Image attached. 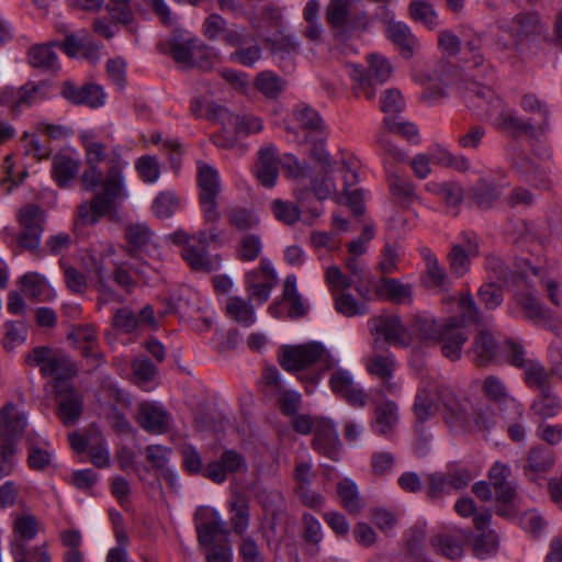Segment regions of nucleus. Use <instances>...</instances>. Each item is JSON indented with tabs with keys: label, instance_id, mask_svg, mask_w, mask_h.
<instances>
[{
	"label": "nucleus",
	"instance_id": "34",
	"mask_svg": "<svg viewBox=\"0 0 562 562\" xmlns=\"http://www.w3.org/2000/svg\"><path fill=\"white\" fill-rule=\"evenodd\" d=\"M181 255L194 271L211 272L221 266V258L218 256L209 258L207 248L200 244L186 246Z\"/></svg>",
	"mask_w": 562,
	"mask_h": 562
},
{
	"label": "nucleus",
	"instance_id": "22",
	"mask_svg": "<svg viewBox=\"0 0 562 562\" xmlns=\"http://www.w3.org/2000/svg\"><path fill=\"white\" fill-rule=\"evenodd\" d=\"M479 255V245L469 236L462 243L452 244L447 255L450 272L457 278L463 277L471 267V258Z\"/></svg>",
	"mask_w": 562,
	"mask_h": 562
},
{
	"label": "nucleus",
	"instance_id": "60",
	"mask_svg": "<svg viewBox=\"0 0 562 562\" xmlns=\"http://www.w3.org/2000/svg\"><path fill=\"white\" fill-rule=\"evenodd\" d=\"M180 206V200L175 192L162 191L154 199L151 210L157 217L168 218L172 216Z\"/></svg>",
	"mask_w": 562,
	"mask_h": 562
},
{
	"label": "nucleus",
	"instance_id": "63",
	"mask_svg": "<svg viewBox=\"0 0 562 562\" xmlns=\"http://www.w3.org/2000/svg\"><path fill=\"white\" fill-rule=\"evenodd\" d=\"M477 297L486 310L493 311L503 303V289L495 281H486L479 288Z\"/></svg>",
	"mask_w": 562,
	"mask_h": 562
},
{
	"label": "nucleus",
	"instance_id": "36",
	"mask_svg": "<svg viewBox=\"0 0 562 562\" xmlns=\"http://www.w3.org/2000/svg\"><path fill=\"white\" fill-rule=\"evenodd\" d=\"M229 524L234 533L245 536L250 522V507L248 499L237 494L228 504Z\"/></svg>",
	"mask_w": 562,
	"mask_h": 562
},
{
	"label": "nucleus",
	"instance_id": "21",
	"mask_svg": "<svg viewBox=\"0 0 562 562\" xmlns=\"http://www.w3.org/2000/svg\"><path fill=\"white\" fill-rule=\"evenodd\" d=\"M329 384L333 392L346 400L348 404L355 407H363L367 404L362 389L356 384L349 371L336 370L330 376Z\"/></svg>",
	"mask_w": 562,
	"mask_h": 562
},
{
	"label": "nucleus",
	"instance_id": "35",
	"mask_svg": "<svg viewBox=\"0 0 562 562\" xmlns=\"http://www.w3.org/2000/svg\"><path fill=\"white\" fill-rule=\"evenodd\" d=\"M397 405L393 401H384L376 405L372 429L382 436H390L398 422Z\"/></svg>",
	"mask_w": 562,
	"mask_h": 562
},
{
	"label": "nucleus",
	"instance_id": "50",
	"mask_svg": "<svg viewBox=\"0 0 562 562\" xmlns=\"http://www.w3.org/2000/svg\"><path fill=\"white\" fill-rule=\"evenodd\" d=\"M11 553L15 562H50V555L45 544L27 548L23 541H14L11 544Z\"/></svg>",
	"mask_w": 562,
	"mask_h": 562
},
{
	"label": "nucleus",
	"instance_id": "39",
	"mask_svg": "<svg viewBox=\"0 0 562 562\" xmlns=\"http://www.w3.org/2000/svg\"><path fill=\"white\" fill-rule=\"evenodd\" d=\"M41 373L44 376H54L56 383H66V380L76 375L77 367L67 356L56 353L41 368Z\"/></svg>",
	"mask_w": 562,
	"mask_h": 562
},
{
	"label": "nucleus",
	"instance_id": "53",
	"mask_svg": "<svg viewBox=\"0 0 562 562\" xmlns=\"http://www.w3.org/2000/svg\"><path fill=\"white\" fill-rule=\"evenodd\" d=\"M561 401L551 387L539 391L538 397L531 405L532 411L541 417H553L561 411Z\"/></svg>",
	"mask_w": 562,
	"mask_h": 562
},
{
	"label": "nucleus",
	"instance_id": "41",
	"mask_svg": "<svg viewBox=\"0 0 562 562\" xmlns=\"http://www.w3.org/2000/svg\"><path fill=\"white\" fill-rule=\"evenodd\" d=\"M196 533L199 544L206 548L215 544L214 539L217 535L226 536L228 530L225 528L221 515L213 510L209 520L196 524Z\"/></svg>",
	"mask_w": 562,
	"mask_h": 562
},
{
	"label": "nucleus",
	"instance_id": "8",
	"mask_svg": "<svg viewBox=\"0 0 562 562\" xmlns=\"http://www.w3.org/2000/svg\"><path fill=\"white\" fill-rule=\"evenodd\" d=\"M273 503L263 505L267 526L262 530V537L268 548L277 551L286 532V513L284 499L280 494L273 495Z\"/></svg>",
	"mask_w": 562,
	"mask_h": 562
},
{
	"label": "nucleus",
	"instance_id": "17",
	"mask_svg": "<svg viewBox=\"0 0 562 562\" xmlns=\"http://www.w3.org/2000/svg\"><path fill=\"white\" fill-rule=\"evenodd\" d=\"M467 340L468 335L464 329L460 328L458 317L451 316L441 324V334L437 341L441 342V352L447 359L451 361L460 359Z\"/></svg>",
	"mask_w": 562,
	"mask_h": 562
},
{
	"label": "nucleus",
	"instance_id": "29",
	"mask_svg": "<svg viewBox=\"0 0 562 562\" xmlns=\"http://www.w3.org/2000/svg\"><path fill=\"white\" fill-rule=\"evenodd\" d=\"M351 5L352 0H330L326 9L327 23L339 34L350 33L355 29Z\"/></svg>",
	"mask_w": 562,
	"mask_h": 562
},
{
	"label": "nucleus",
	"instance_id": "27",
	"mask_svg": "<svg viewBox=\"0 0 562 562\" xmlns=\"http://www.w3.org/2000/svg\"><path fill=\"white\" fill-rule=\"evenodd\" d=\"M495 119V125L498 130H502L513 137H519L527 135L536 137V125L531 121H527L516 114L514 110L505 109L503 105L497 111Z\"/></svg>",
	"mask_w": 562,
	"mask_h": 562
},
{
	"label": "nucleus",
	"instance_id": "30",
	"mask_svg": "<svg viewBox=\"0 0 562 562\" xmlns=\"http://www.w3.org/2000/svg\"><path fill=\"white\" fill-rule=\"evenodd\" d=\"M386 36L397 47L404 58H411L419 46L417 38L404 22H389Z\"/></svg>",
	"mask_w": 562,
	"mask_h": 562
},
{
	"label": "nucleus",
	"instance_id": "1",
	"mask_svg": "<svg viewBox=\"0 0 562 562\" xmlns=\"http://www.w3.org/2000/svg\"><path fill=\"white\" fill-rule=\"evenodd\" d=\"M127 165L120 154L113 153L108 161L104 177L100 167H89L81 175L82 188L92 191L102 186V192L97 193L91 201L78 206L77 218L81 225H94L101 217L112 211L116 200L125 198L123 169Z\"/></svg>",
	"mask_w": 562,
	"mask_h": 562
},
{
	"label": "nucleus",
	"instance_id": "2",
	"mask_svg": "<svg viewBox=\"0 0 562 562\" xmlns=\"http://www.w3.org/2000/svg\"><path fill=\"white\" fill-rule=\"evenodd\" d=\"M279 362L289 372H300L310 367L321 371L329 370L334 359L327 349L317 341L296 346H283L280 350Z\"/></svg>",
	"mask_w": 562,
	"mask_h": 562
},
{
	"label": "nucleus",
	"instance_id": "31",
	"mask_svg": "<svg viewBox=\"0 0 562 562\" xmlns=\"http://www.w3.org/2000/svg\"><path fill=\"white\" fill-rule=\"evenodd\" d=\"M510 468L496 461L488 471V480L495 491L497 502L513 503L516 497L515 487L508 482Z\"/></svg>",
	"mask_w": 562,
	"mask_h": 562
},
{
	"label": "nucleus",
	"instance_id": "64",
	"mask_svg": "<svg viewBox=\"0 0 562 562\" xmlns=\"http://www.w3.org/2000/svg\"><path fill=\"white\" fill-rule=\"evenodd\" d=\"M485 269L488 274V281L508 282L514 277V271L496 255H488L486 257Z\"/></svg>",
	"mask_w": 562,
	"mask_h": 562
},
{
	"label": "nucleus",
	"instance_id": "40",
	"mask_svg": "<svg viewBox=\"0 0 562 562\" xmlns=\"http://www.w3.org/2000/svg\"><path fill=\"white\" fill-rule=\"evenodd\" d=\"M225 311L231 319L244 327H249L256 322L255 311L249 300L229 296L226 300Z\"/></svg>",
	"mask_w": 562,
	"mask_h": 562
},
{
	"label": "nucleus",
	"instance_id": "25",
	"mask_svg": "<svg viewBox=\"0 0 562 562\" xmlns=\"http://www.w3.org/2000/svg\"><path fill=\"white\" fill-rule=\"evenodd\" d=\"M313 448L325 457L336 460L340 448V441L334 424L326 418H322L313 431Z\"/></svg>",
	"mask_w": 562,
	"mask_h": 562
},
{
	"label": "nucleus",
	"instance_id": "47",
	"mask_svg": "<svg viewBox=\"0 0 562 562\" xmlns=\"http://www.w3.org/2000/svg\"><path fill=\"white\" fill-rule=\"evenodd\" d=\"M337 494L342 507L352 515L360 513L361 499L356 483L350 479H344L337 484Z\"/></svg>",
	"mask_w": 562,
	"mask_h": 562
},
{
	"label": "nucleus",
	"instance_id": "46",
	"mask_svg": "<svg viewBox=\"0 0 562 562\" xmlns=\"http://www.w3.org/2000/svg\"><path fill=\"white\" fill-rule=\"evenodd\" d=\"M420 256L423 257L426 265V273L431 281L434 286L448 288L450 284L449 277L442 268L435 254L428 247L420 248Z\"/></svg>",
	"mask_w": 562,
	"mask_h": 562
},
{
	"label": "nucleus",
	"instance_id": "43",
	"mask_svg": "<svg viewBox=\"0 0 562 562\" xmlns=\"http://www.w3.org/2000/svg\"><path fill=\"white\" fill-rule=\"evenodd\" d=\"M29 63L34 68L45 71H57L59 69L58 58L50 45H33L29 49Z\"/></svg>",
	"mask_w": 562,
	"mask_h": 562
},
{
	"label": "nucleus",
	"instance_id": "49",
	"mask_svg": "<svg viewBox=\"0 0 562 562\" xmlns=\"http://www.w3.org/2000/svg\"><path fill=\"white\" fill-rule=\"evenodd\" d=\"M380 293L385 296L389 301L403 304L409 302L412 299V286L404 284L397 279H381Z\"/></svg>",
	"mask_w": 562,
	"mask_h": 562
},
{
	"label": "nucleus",
	"instance_id": "19",
	"mask_svg": "<svg viewBox=\"0 0 562 562\" xmlns=\"http://www.w3.org/2000/svg\"><path fill=\"white\" fill-rule=\"evenodd\" d=\"M366 367L370 374L381 380L382 389L379 391L381 395L384 393L391 395L398 394L401 385L393 379L395 360L392 355L375 353L367 360Z\"/></svg>",
	"mask_w": 562,
	"mask_h": 562
},
{
	"label": "nucleus",
	"instance_id": "57",
	"mask_svg": "<svg viewBox=\"0 0 562 562\" xmlns=\"http://www.w3.org/2000/svg\"><path fill=\"white\" fill-rule=\"evenodd\" d=\"M470 196L481 209H488L498 199L496 186L487 180L480 179L470 190Z\"/></svg>",
	"mask_w": 562,
	"mask_h": 562
},
{
	"label": "nucleus",
	"instance_id": "9",
	"mask_svg": "<svg viewBox=\"0 0 562 562\" xmlns=\"http://www.w3.org/2000/svg\"><path fill=\"white\" fill-rule=\"evenodd\" d=\"M206 119L221 123L223 130L228 133L234 132L236 134L249 135L259 133L263 127L261 119L252 115H235L225 106L218 104L209 105Z\"/></svg>",
	"mask_w": 562,
	"mask_h": 562
},
{
	"label": "nucleus",
	"instance_id": "33",
	"mask_svg": "<svg viewBox=\"0 0 562 562\" xmlns=\"http://www.w3.org/2000/svg\"><path fill=\"white\" fill-rule=\"evenodd\" d=\"M293 115L301 130L306 132V139L322 136L326 126L319 113L307 104L301 103L293 110Z\"/></svg>",
	"mask_w": 562,
	"mask_h": 562
},
{
	"label": "nucleus",
	"instance_id": "38",
	"mask_svg": "<svg viewBox=\"0 0 562 562\" xmlns=\"http://www.w3.org/2000/svg\"><path fill=\"white\" fill-rule=\"evenodd\" d=\"M79 160L64 154L53 157L52 176L60 188H66L79 171Z\"/></svg>",
	"mask_w": 562,
	"mask_h": 562
},
{
	"label": "nucleus",
	"instance_id": "45",
	"mask_svg": "<svg viewBox=\"0 0 562 562\" xmlns=\"http://www.w3.org/2000/svg\"><path fill=\"white\" fill-rule=\"evenodd\" d=\"M283 300L288 303V314L291 318H300L307 313V305L296 289L295 276H288L283 285Z\"/></svg>",
	"mask_w": 562,
	"mask_h": 562
},
{
	"label": "nucleus",
	"instance_id": "7",
	"mask_svg": "<svg viewBox=\"0 0 562 562\" xmlns=\"http://www.w3.org/2000/svg\"><path fill=\"white\" fill-rule=\"evenodd\" d=\"M18 220L21 226L18 237L19 246L37 254L44 231L45 212L36 204H27L20 210Z\"/></svg>",
	"mask_w": 562,
	"mask_h": 562
},
{
	"label": "nucleus",
	"instance_id": "13",
	"mask_svg": "<svg viewBox=\"0 0 562 562\" xmlns=\"http://www.w3.org/2000/svg\"><path fill=\"white\" fill-rule=\"evenodd\" d=\"M422 383L413 405L414 415L420 423L436 415L438 402H442L443 392L447 391V387L439 386L431 379H424Z\"/></svg>",
	"mask_w": 562,
	"mask_h": 562
},
{
	"label": "nucleus",
	"instance_id": "12",
	"mask_svg": "<svg viewBox=\"0 0 562 562\" xmlns=\"http://www.w3.org/2000/svg\"><path fill=\"white\" fill-rule=\"evenodd\" d=\"M248 469L245 457L234 449H225L218 460L210 462L203 471V476L222 484L231 474L246 472Z\"/></svg>",
	"mask_w": 562,
	"mask_h": 562
},
{
	"label": "nucleus",
	"instance_id": "6",
	"mask_svg": "<svg viewBox=\"0 0 562 562\" xmlns=\"http://www.w3.org/2000/svg\"><path fill=\"white\" fill-rule=\"evenodd\" d=\"M471 82L467 87L465 99L468 103L486 117H492L501 108L502 100L498 99L488 83L493 80V69L485 77L482 70L472 71Z\"/></svg>",
	"mask_w": 562,
	"mask_h": 562
},
{
	"label": "nucleus",
	"instance_id": "58",
	"mask_svg": "<svg viewBox=\"0 0 562 562\" xmlns=\"http://www.w3.org/2000/svg\"><path fill=\"white\" fill-rule=\"evenodd\" d=\"M333 297L335 310L346 317L366 315L369 313L367 304L357 301L351 293H336Z\"/></svg>",
	"mask_w": 562,
	"mask_h": 562
},
{
	"label": "nucleus",
	"instance_id": "62",
	"mask_svg": "<svg viewBox=\"0 0 562 562\" xmlns=\"http://www.w3.org/2000/svg\"><path fill=\"white\" fill-rule=\"evenodd\" d=\"M460 316V328L464 329L468 324H480L481 312L470 292L461 293L458 300Z\"/></svg>",
	"mask_w": 562,
	"mask_h": 562
},
{
	"label": "nucleus",
	"instance_id": "61",
	"mask_svg": "<svg viewBox=\"0 0 562 562\" xmlns=\"http://www.w3.org/2000/svg\"><path fill=\"white\" fill-rule=\"evenodd\" d=\"M482 392L485 397L497 405L510 400L506 384L495 375H487L482 382Z\"/></svg>",
	"mask_w": 562,
	"mask_h": 562
},
{
	"label": "nucleus",
	"instance_id": "44",
	"mask_svg": "<svg viewBox=\"0 0 562 562\" xmlns=\"http://www.w3.org/2000/svg\"><path fill=\"white\" fill-rule=\"evenodd\" d=\"M125 238L127 244L124 250L128 256L135 257L150 241L151 232L145 224H131L125 229Z\"/></svg>",
	"mask_w": 562,
	"mask_h": 562
},
{
	"label": "nucleus",
	"instance_id": "18",
	"mask_svg": "<svg viewBox=\"0 0 562 562\" xmlns=\"http://www.w3.org/2000/svg\"><path fill=\"white\" fill-rule=\"evenodd\" d=\"M26 424V416L18 412L13 403L5 404L0 409V443L16 448Z\"/></svg>",
	"mask_w": 562,
	"mask_h": 562
},
{
	"label": "nucleus",
	"instance_id": "52",
	"mask_svg": "<svg viewBox=\"0 0 562 562\" xmlns=\"http://www.w3.org/2000/svg\"><path fill=\"white\" fill-rule=\"evenodd\" d=\"M262 41L270 47L271 53L280 54L282 57L296 54L300 46L294 36L284 34L282 30L277 31L272 36L262 35Z\"/></svg>",
	"mask_w": 562,
	"mask_h": 562
},
{
	"label": "nucleus",
	"instance_id": "14",
	"mask_svg": "<svg viewBox=\"0 0 562 562\" xmlns=\"http://www.w3.org/2000/svg\"><path fill=\"white\" fill-rule=\"evenodd\" d=\"M57 415L65 426L74 425L82 415L83 397L68 383L55 384Z\"/></svg>",
	"mask_w": 562,
	"mask_h": 562
},
{
	"label": "nucleus",
	"instance_id": "16",
	"mask_svg": "<svg viewBox=\"0 0 562 562\" xmlns=\"http://www.w3.org/2000/svg\"><path fill=\"white\" fill-rule=\"evenodd\" d=\"M112 326L125 334H132L144 327L154 328L157 322L151 305L147 304L138 313L128 307L119 308L112 317Z\"/></svg>",
	"mask_w": 562,
	"mask_h": 562
},
{
	"label": "nucleus",
	"instance_id": "4",
	"mask_svg": "<svg viewBox=\"0 0 562 562\" xmlns=\"http://www.w3.org/2000/svg\"><path fill=\"white\" fill-rule=\"evenodd\" d=\"M539 32L538 16L518 14L510 21L499 23L496 45L502 50L510 53V56L519 57L525 42Z\"/></svg>",
	"mask_w": 562,
	"mask_h": 562
},
{
	"label": "nucleus",
	"instance_id": "37",
	"mask_svg": "<svg viewBox=\"0 0 562 562\" xmlns=\"http://www.w3.org/2000/svg\"><path fill=\"white\" fill-rule=\"evenodd\" d=\"M286 86V80L271 70H262L254 79V88L267 100L279 99Z\"/></svg>",
	"mask_w": 562,
	"mask_h": 562
},
{
	"label": "nucleus",
	"instance_id": "32",
	"mask_svg": "<svg viewBox=\"0 0 562 562\" xmlns=\"http://www.w3.org/2000/svg\"><path fill=\"white\" fill-rule=\"evenodd\" d=\"M279 165L276 147L267 146L259 150L256 176L262 186L272 188L276 184Z\"/></svg>",
	"mask_w": 562,
	"mask_h": 562
},
{
	"label": "nucleus",
	"instance_id": "28",
	"mask_svg": "<svg viewBox=\"0 0 562 562\" xmlns=\"http://www.w3.org/2000/svg\"><path fill=\"white\" fill-rule=\"evenodd\" d=\"M43 87L26 83L19 89L5 88L0 92V104L10 106L11 112L18 115L24 106L31 105Z\"/></svg>",
	"mask_w": 562,
	"mask_h": 562
},
{
	"label": "nucleus",
	"instance_id": "54",
	"mask_svg": "<svg viewBox=\"0 0 562 562\" xmlns=\"http://www.w3.org/2000/svg\"><path fill=\"white\" fill-rule=\"evenodd\" d=\"M408 12L415 22L423 23L430 30L438 25V15L428 0H412Z\"/></svg>",
	"mask_w": 562,
	"mask_h": 562
},
{
	"label": "nucleus",
	"instance_id": "23",
	"mask_svg": "<svg viewBox=\"0 0 562 562\" xmlns=\"http://www.w3.org/2000/svg\"><path fill=\"white\" fill-rule=\"evenodd\" d=\"M371 331L383 337L394 346H406L408 341L407 329L402 325L396 315H380L370 321Z\"/></svg>",
	"mask_w": 562,
	"mask_h": 562
},
{
	"label": "nucleus",
	"instance_id": "55",
	"mask_svg": "<svg viewBox=\"0 0 562 562\" xmlns=\"http://www.w3.org/2000/svg\"><path fill=\"white\" fill-rule=\"evenodd\" d=\"M325 133L322 136H314L306 139L310 142L311 148L308 151L310 158L319 167L321 172L330 175L333 171L331 158L325 146Z\"/></svg>",
	"mask_w": 562,
	"mask_h": 562
},
{
	"label": "nucleus",
	"instance_id": "3",
	"mask_svg": "<svg viewBox=\"0 0 562 562\" xmlns=\"http://www.w3.org/2000/svg\"><path fill=\"white\" fill-rule=\"evenodd\" d=\"M368 64V71L356 64H350L347 68L353 81V94L371 100L375 95V85L383 83L390 78L392 66L385 57L378 54H370Z\"/></svg>",
	"mask_w": 562,
	"mask_h": 562
},
{
	"label": "nucleus",
	"instance_id": "20",
	"mask_svg": "<svg viewBox=\"0 0 562 562\" xmlns=\"http://www.w3.org/2000/svg\"><path fill=\"white\" fill-rule=\"evenodd\" d=\"M137 422L144 430L161 435L170 429L171 416L161 406L155 403L143 402L138 406Z\"/></svg>",
	"mask_w": 562,
	"mask_h": 562
},
{
	"label": "nucleus",
	"instance_id": "5",
	"mask_svg": "<svg viewBox=\"0 0 562 562\" xmlns=\"http://www.w3.org/2000/svg\"><path fill=\"white\" fill-rule=\"evenodd\" d=\"M196 184L199 203L206 223L220 220L217 199L221 193V179L217 170L204 161L196 162Z\"/></svg>",
	"mask_w": 562,
	"mask_h": 562
},
{
	"label": "nucleus",
	"instance_id": "51",
	"mask_svg": "<svg viewBox=\"0 0 562 562\" xmlns=\"http://www.w3.org/2000/svg\"><path fill=\"white\" fill-rule=\"evenodd\" d=\"M441 334V324H437L432 318L417 316L411 324L409 335L422 341H437Z\"/></svg>",
	"mask_w": 562,
	"mask_h": 562
},
{
	"label": "nucleus",
	"instance_id": "24",
	"mask_svg": "<svg viewBox=\"0 0 562 562\" xmlns=\"http://www.w3.org/2000/svg\"><path fill=\"white\" fill-rule=\"evenodd\" d=\"M554 461L555 457L551 449L537 446L528 453L527 464L524 467V474L530 482L540 485L541 481L544 480L546 473L553 467Z\"/></svg>",
	"mask_w": 562,
	"mask_h": 562
},
{
	"label": "nucleus",
	"instance_id": "15",
	"mask_svg": "<svg viewBox=\"0 0 562 562\" xmlns=\"http://www.w3.org/2000/svg\"><path fill=\"white\" fill-rule=\"evenodd\" d=\"M60 95L74 105H86L91 109L100 108L105 102L103 88L95 83L76 86L67 80L60 87Z\"/></svg>",
	"mask_w": 562,
	"mask_h": 562
},
{
	"label": "nucleus",
	"instance_id": "48",
	"mask_svg": "<svg viewBox=\"0 0 562 562\" xmlns=\"http://www.w3.org/2000/svg\"><path fill=\"white\" fill-rule=\"evenodd\" d=\"M198 40L175 37L170 44V54L176 63L186 68H192V59L198 55L195 49Z\"/></svg>",
	"mask_w": 562,
	"mask_h": 562
},
{
	"label": "nucleus",
	"instance_id": "26",
	"mask_svg": "<svg viewBox=\"0 0 562 562\" xmlns=\"http://www.w3.org/2000/svg\"><path fill=\"white\" fill-rule=\"evenodd\" d=\"M519 105L529 115L527 121L536 125L538 135L544 134L549 127L550 109L547 102L542 101L536 93L529 92L521 95Z\"/></svg>",
	"mask_w": 562,
	"mask_h": 562
},
{
	"label": "nucleus",
	"instance_id": "11",
	"mask_svg": "<svg viewBox=\"0 0 562 562\" xmlns=\"http://www.w3.org/2000/svg\"><path fill=\"white\" fill-rule=\"evenodd\" d=\"M443 418L447 426L456 434L464 432L471 425L473 404L470 398L461 397L449 389L443 392Z\"/></svg>",
	"mask_w": 562,
	"mask_h": 562
},
{
	"label": "nucleus",
	"instance_id": "42",
	"mask_svg": "<svg viewBox=\"0 0 562 562\" xmlns=\"http://www.w3.org/2000/svg\"><path fill=\"white\" fill-rule=\"evenodd\" d=\"M497 344L492 334L481 329L473 339L474 361L479 367L486 366L496 355Z\"/></svg>",
	"mask_w": 562,
	"mask_h": 562
},
{
	"label": "nucleus",
	"instance_id": "59",
	"mask_svg": "<svg viewBox=\"0 0 562 562\" xmlns=\"http://www.w3.org/2000/svg\"><path fill=\"white\" fill-rule=\"evenodd\" d=\"M499 547L498 535L488 529L480 532L473 541V553L476 558L486 559L497 553Z\"/></svg>",
	"mask_w": 562,
	"mask_h": 562
},
{
	"label": "nucleus",
	"instance_id": "56",
	"mask_svg": "<svg viewBox=\"0 0 562 562\" xmlns=\"http://www.w3.org/2000/svg\"><path fill=\"white\" fill-rule=\"evenodd\" d=\"M524 369V380L529 387L536 390H543L549 386V379L551 373L536 360H528Z\"/></svg>",
	"mask_w": 562,
	"mask_h": 562
},
{
	"label": "nucleus",
	"instance_id": "10",
	"mask_svg": "<svg viewBox=\"0 0 562 562\" xmlns=\"http://www.w3.org/2000/svg\"><path fill=\"white\" fill-rule=\"evenodd\" d=\"M524 317L535 325L548 328L559 335L562 331V322L550 308L546 307L538 297L530 292H521L515 296Z\"/></svg>",
	"mask_w": 562,
	"mask_h": 562
}]
</instances>
